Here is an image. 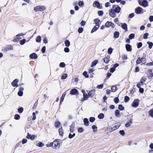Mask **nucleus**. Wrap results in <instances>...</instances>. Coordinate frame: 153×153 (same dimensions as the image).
<instances>
[{
  "instance_id": "nucleus-1",
  "label": "nucleus",
  "mask_w": 153,
  "mask_h": 153,
  "mask_svg": "<svg viewBox=\"0 0 153 153\" xmlns=\"http://www.w3.org/2000/svg\"><path fill=\"white\" fill-rule=\"evenodd\" d=\"M45 9L43 6H38L34 7V10L36 12L42 11Z\"/></svg>"
},
{
  "instance_id": "nucleus-2",
  "label": "nucleus",
  "mask_w": 153,
  "mask_h": 153,
  "mask_svg": "<svg viewBox=\"0 0 153 153\" xmlns=\"http://www.w3.org/2000/svg\"><path fill=\"white\" fill-rule=\"evenodd\" d=\"M139 4L144 7H146L148 6V2L146 0H144L142 2L140 1H138Z\"/></svg>"
},
{
  "instance_id": "nucleus-3",
  "label": "nucleus",
  "mask_w": 153,
  "mask_h": 153,
  "mask_svg": "<svg viewBox=\"0 0 153 153\" xmlns=\"http://www.w3.org/2000/svg\"><path fill=\"white\" fill-rule=\"evenodd\" d=\"M138 100L136 99L134 100L132 104V105L133 107H137L138 106Z\"/></svg>"
},
{
  "instance_id": "nucleus-4",
  "label": "nucleus",
  "mask_w": 153,
  "mask_h": 153,
  "mask_svg": "<svg viewBox=\"0 0 153 153\" xmlns=\"http://www.w3.org/2000/svg\"><path fill=\"white\" fill-rule=\"evenodd\" d=\"M105 26L107 27H109L110 26L114 27V25L111 22L107 21L105 24Z\"/></svg>"
},
{
  "instance_id": "nucleus-5",
  "label": "nucleus",
  "mask_w": 153,
  "mask_h": 153,
  "mask_svg": "<svg viewBox=\"0 0 153 153\" xmlns=\"http://www.w3.org/2000/svg\"><path fill=\"white\" fill-rule=\"evenodd\" d=\"M142 10H143L142 8L140 7H138L135 9V13L137 14H140L141 13Z\"/></svg>"
},
{
  "instance_id": "nucleus-6",
  "label": "nucleus",
  "mask_w": 153,
  "mask_h": 153,
  "mask_svg": "<svg viewBox=\"0 0 153 153\" xmlns=\"http://www.w3.org/2000/svg\"><path fill=\"white\" fill-rule=\"evenodd\" d=\"M115 11L113 9H111L110 11L109 15L112 17L114 18L116 16Z\"/></svg>"
},
{
  "instance_id": "nucleus-7",
  "label": "nucleus",
  "mask_w": 153,
  "mask_h": 153,
  "mask_svg": "<svg viewBox=\"0 0 153 153\" xmlns=\"http://www.w3.org/2000/svg\"><path fill=\"white\" fill-rule=\"evenodd\" d=\"M18 82V80L17 79H15L12 82V85L13 87H16L18 86L17 83Z\"/></svg>"
},
{
  "instance_id": "nucleus-8",
  "label": "nucleus",
  "mask_w": 153,
  "mask_h": 153,
  "mask_svg": "<svg viewBox=\"0 0 153 153\" xmlns=\"http://www.w3.org/2000/svg\"><path fill=\"white\" fill-rule=\"evenodd\" d=\"M75 123L73 122L70 126V131L71 133L73 132L74 129L75 128Z\"/></svg>"
},
{
  "instance_id": "nucleus-9",
  "label": "nucleus",
  "mask_w": 153,
  "mask_h": 153,
  "mask_svg": "<svg viewBox=\"0 0 153 153\" xmlns=\"http://www.w3.org/2000/svg\"><path fill=\"white\" fill-rule=\"evenodd\" d=\"M126 48L127 51H131L132 50L131 46L128 44H127L126 45Z\"/></svg>"
},
{
  "instance_id": "nucleus-10",
  "label": "nucleus",
  "mask_w": 153,
  "mask_h": 153,
  "mask_svg": "<svg viewBox=\"0 0 153 153\" xmlns=\"http://www.w3.org/2000/svg\"><path fill=\"white\" fill-rule=\"evenodd\" d=\"M95 93V90L93 89L90 91L88 93V95L89 96L92 97Z\"/></svg>"
},
{
  "instance_id": "nucleus-11",
  "label": "nucleus",
  "mask_w": 153,
  "mask_h": 153,
  "mask_svg": "<svg viewBox=\"0 0 153 153\" xmlns=\"http://www.w3.org/2000/svg\"><path fill=\"white\" fill-rule=\"evenodd\" d=\"M78 91V90L75 88L72 89L70 91V94L72 95L75 94H76L77 93Z\"/></svg>"
},
{
  "instance_id": "nucleus-12",
  "label": "nucleus",
  "mask_w": 153,
  "mask_h": 153,
  "mask_svg": "<svg viewBox=\"0 0 153 153\" xmlns=\"http://www.w3.org/2000/svg\"><path fill=\"white\" fill-rule=\"evenodd\" d=\"M24 90V88L22 87H20L19 89V91L18 92V95L19 96H22L23 94V91Z\"/></svg>"
},
{
  "instance_id": "nucleus-13",
  "label": "nucleus",
  "mask_w": 153,
  "mask_h": 153,
  "mask_svg": "<svg viewBox=\"0 0 153 153\" xmlns=\"http://www.w3.org/2000/svg\"><path fill=\"white\" fill-rule=\"evenodd\" d=\"M26 138L27 139H30L31 140H33L35 139V136L34 135H31L30 134L28 133L27 134V135L26 137Z\"/></svg>"
},
{
  "instance_id": "nucleus-14",
  "label": "nucleus",
  "mask_w": 153,
  "mask_h": 153,
  "mask_svg": "<svg viewBox=\"0 0 153 153\" xmlns=\"http://www.w3.org/2000/svg\"><path fill=\"white\" fill-rule=\"evenodd\" d=\"M13 50V47L11 45H9L5 48L4 49V51L6 52L7 51Z\"/></svg>"
},
{
  "instance_id": "nucleus-15",
  "label": "nucleus",
  "mask_w": 153,
  "mask_h": 153,
  "mask_svg": "<svg viewBox=\"0 0 153 153\" xmlns=\"http://www.w3.org/2000/svg\"><path fill=\"white\" fill-rule=\"evenodd\" d=\"M29 57L31 59H36L37 58V55L35 53H33L30 55Z\"/></svg>"
},
{
  "instance_id": "nucleus-16",
  "label": "nucleus",
  "mask_w": 153,
  "mask_h": 153,
  "mask_svg": "<svg viewBox=\"0 0 153 153\" xmlns=\"http://www.w3.org/2000/svg\"><path fill=\"white\" fill-rule=\"evenodd\" d=\"M66 92H65L63 93V94L61 96L60 101V104H61L63 102V101L64 100L65 97V95H66Z\"/></svg>"
},
{
  "instance_id": "nucleus-17",
  "label": "nucleus",
  "mask_w": 153,
  "mask_h": 153,
  "mask_svg": "<svg viewBox=\"0 0 153 153\" xmlns=\"http://www.w3.org/2000/svg\"><path fill=\"white\" fill-rule=\"evenodd\" d=\"M132 119H131L130 120L129 122H127L125 124V126L127 127H129L131 126V124L132 123Z\"/></svg>"
},
{
  "instance_id": "nucleus-18",
  "label": "nucleus",
  "mask_w": 153,
  "mask_h": 153,
  "mask_svg": "<svg viewBox=\"0 0 153 153\" xmlns=\"http://www.w3.org/2000/svg\"><path fill=\"white\" fill-rule=\"evenodd\" d=\"M148 77L149 78H152L153 76V74L152 72V70L149 69L148 70Z\"/></svg>"
},
{
  "instance_id": "nucleus-19",
  "label": "nucleus",
  "mask_w": 153,
  "mask_h": 153,
  "mask_svg": "<svg viewBox=\"0 0 153 153\" xmlns=\"http://www.w3.org/2000/svg\"><path fill=\"white\" fill-rule=\"evenodd\" d=\"M99 25H95L91 30V33H92L94 32L95 31L97 30V29L99 28Z\"/></svg>"
},
{
  "instance_id": "nucleus-20",
  "label": "nucleus",
  "mask_w": 153,
  "mask_h": 153,
  "mask_svg": "<svg viewBox=\"0 0 153 153\" xmlns=\"http://www.w3.org/2000/svg\"><path fill=\"white\" fill-rule=\"evenodd\" d=\"M53 145L54 146V147L55 148L59 147V143L57 141H54L53 142Z\"/></svg>"
},
{
  "instance_id": "nucleus-21",
  "label": "nucleus",
  "mask_w": 153,
  "mask_h": 153,
  "mask_svg": "<svg viewBox=\"0 0 153 153\" xmlns=\"http://www.w3.org/2000/svg\"><path fill=\"white\" fill-rule=\"evenodd\" d=\"M84 124L86 126H88L89 125V121L88 119L85 118L83 120Z\"/></svg>"
},
{
  "instance_id": "nucleus-22",
  "label": "nucleus",
  "mask_w": 153,
  "mask_h": 153,
  "mask_svg": "<svg viewBox=\"0 0 153 153\" xmlns=\"http://www.w3.org/2000/svg\"><path fill=\"white\" fill-rule=\"evenodd\" d=\"M115 116L117 117H120V112L118 110H117L115 111Z\"/></svg>"
},
{
  "instance_id": "nucleus-23",
  "label": "nucleus",
  "mask_w": 153,
  "mask_h": 153,
  "mask_svg": "<svg viewBox=\"0 0 153 153\" xmlns=\"http://www.w3.org/2000/svg\"><path fill=\"white\" fill-rule=\"evenodd\" d=\"M114 10L115 13H118L120 12L121 10V8L119 6H118L116 7Z\"/></svg>"
},
{
  "instance_id": "nucleus-24",
  "label": "nucleus",
  "mask_w": 153,
  "mask_h": 153,
  "mask_svg": "<svg viewBox=\"0 0 153 153\" xmlns=\"http://www.w3.org/2000/svg\"><path fill=\"white\" fill-rule=\"evenodd\" d=\"M119 36V33L118 31H115L114 33V37L117 38Z\"/></svg>"
},
{
  "instance_id": "nucleus-25",
  "label": "nucleus",
  "mask_w": 153,
  "mask_h": 153,
  "mask_svg": "<svg viewBox=\"0 0 153 153\" xmlns=\"http://www.w3.org/2000/svg\"><path fill=\"white\" fill-rule=\"evenodd\" d=\"M98 60H95L93 61L92 62L91 65V67H92L95 66L98 63Z\"/></svg>"
},
{
  "instance_id": "nucleus-26",
  "label": "nucleus",
  "mask_w": 153,
  "mask_h": 153,
  "mask_svg": "<svg viewBox=\"0 0 153 153\" xmlns=\"http://www.w3.org/2000/svg\"><path fill=\"white\" fill-rule=\"evenodd\" d=\"M65 44L66 46L68 47L70 45V43L68 40H66L65 42Z\"/></svg>"
},
{
  "instance_id": "nucleus-27",
  "label": "nucleus",
  "mask_w": 153,
  "mask_h": 153,
  "mask_svg": "<svg viewBox=\"0 0 153 153\" xmlns=\"http://www.w3.org/2000/svg\"><path fill=\"white\" fill-rule=\"evenodd\" d=\"M121 27L123 29L125 30L126 31L127 30V25L126 24L124 23L122 25Z\"/></svg>"
},
{
  "instance_id": "nucleus-28",
  "label": "nucleus",
  "mask_w": 153,
  "mask_h": 153,
  "mask_svg": "<svg viewBox=\"0 0 153 153\" xmlns=\"http://www.w3.org/2000/svg\"><path fill=\"white\" fill-rule=\"evenodd\" d=\"M41 41V37L40 36H37L36 38V41L37 42L40 43Z\"/></svg>"
},
{
  "instance_id": "nucleus-29",
  "label": "nucleus",
  "mask_w": 153,
  "mask_h": 153,
  "mask_svg": "<svg viewBox=\"0 0 153 153\" xmlns=\"http://www.w3.org/2000/svg\"><path fill=\"white\" fill-rule=\"evenodd\" d=\"M104 62L106 63H108L109 62V58L107 57H105L103 59Z\"/></svg>"
},
{
  "instance_id": "nucleus-30",
  "label": "nucleus",
  "mask_w": 153,
  "mask_h": 153,
  "mask_svg": "<svg viewBox=\"0 0 153 153\" xmlns=\"http://www.w3.org/2000/svg\"><path fill=\"white\" fill-rule=\"evenodd\" d=\"M94 3L96 6L98 8H100V5L99 2L97 1H95Z\"/></svg>"
},
{
  "instance_id": "nucleus-31",
  "label": "nucleus",
  "mask_w": 153,
  "mask_h": 153,
  "mask_svg": "<svg viewBox=\"0 0 153 153\" xmlns=\"http://www.w3.org/2000/svg\"><path fill=\"white\" fill-rule=\"evenodd\" d=\"M104 115L103 113H101L98 115V118L99 119H102L104 117Z\"/></svg>"
},
{
  "instance_id": "nucleus-32",
  "label": "nucleus",
  "mask_w": 153,
  "mask_h": 153,
  "mask_svg": "<svg viewBox=\"0 0 153 153\" xmlns=\"http://www.w3.org/2000/svg\"><path fill=\"white\" fill-rule=\"evenodd\" d=\"M44 145V144L41 142H40L36 144V146L39 147H43Z\"/></svg>"
},
{
  "instance_id": "nucleus-33",
  "label": "nucleus",
  "mask_w": 153,
  "mask_h": 153,
  "mask_svg": "<svg viewBox=\"0 0 153 153\" xmlns=\"http://www.w3.org/2000/svg\"><path fill=\"white\" fill-rule=\"evenodd\" d=\"M142 62V61L141 60V58L140 57H139L137 58L136 61V63L137 64H140Z\"/></svg>"
},
{
  "instance_id": "nucleus-34",
  "label": "nucleus",
  "mask_w": 153,
  "mask_h": 153,
  "mask_svg": "<svg viewBox=\"0 0 153 153\" xmlns=\"http://www.w3.org/2000/svg\"><path fill=\"white\" fill-rule=\"evenodd\" d=\"M149 114L152 117H153V109H151L149 111Z\"/></svg>"
},
{
  "instance_id": "nucleus-35",
  "label": "nucleus",
  "mask_w": 153,
  "mask_h": 153,
  "mask_svg": "<svg viewBox=\"0 0 153 153\" xmlns=\"http://www.w3.org/2000/svg\"><path fill=\"white\" fill-rule=\"evenodd\" d=\"M59 135L62 136L63 135V130L62 127L59 129Z\"/></svg>"
},
{
  "instance_id": "nucleus-36",
  "label": "nucleus",
  "mask_w": 153,
  "mask_h": 153,
  "mask_svg": "<svg viewBox=\"0 0 153 153\" xmlns=\"http://www.w3.org/2000/svg\"><path fill=\"white\" fill-rule=\"evenodd\" d=\"M147 44L149 45V48L151 49L153 45V44L152 42H147Z\"/></svg>"
},
{
  "instance_id": "nucleus-37",
  "label": "nucleus",
  "mask_w": 153,
  "mask_h": 153,
  "mask_svg": "<svg viewBox=\"0 0 153 153\" xmlns=\"http://www.w3.org/2000/svg\"><path fill=\"white\" fill-rule=\"evenodd\" d=\"M67 74H63L61 77V79H65L67 77Z\"/></svg>"
},
{
  "instance_id": "nucleus-38",
  "label": "nucleus",
  "mask_w": 153,
  "mask_h": 153,
  "mask_svg": "<svg viewBox=\"0 0 153 153\" xmlns=\"http://www.w3.org/2000/svg\"><path fill=\"white\" fill-rule=\"evenodd\" d=\"M75 133H73V134H72L71 133H69L68 137L70 139H71L75 137Z\"/></svg>"
},
{
  "instance_id": "nucleus-39",
  "label": "nucleus",
  "mask_w": 153,
  "mask_h": 153,
  "mask_svg": "<svg viewBox=\"0 0 153 153\" xmlns=\"http://www.w3.org/2000/svg\"><path fill=\"white\" fill-rule=\"evenodd\" d=\"M120 126V125H115L113 127V128H112V129L113 131L116 130V129H118L119 128Z\"/></svg>"
},
{
  "instance_id": "nucleus-40",
  "label": "nucleus",
  "mask_w": 153,
  "mask_h": 153,
  "mask_svg": "<svg viewBox=\"0 0 153 153\" xmlns=\"http://www.w3.org/2000/svg\"><path fill=\"white\" fill-rule=\"evenodd\" d=\"M60 123L59 122L56 121L55 123V127L57 128H58L60 126Z\"/></svg>"
},
{
  "instance_id": "nucleus-41",
  "label": "nucleus",
  "mask_w": 153,
  "mask_h": 153,
  "mask_svg": "<svg viewBox=\"0 0 153 153\" xmlns=\"http://www.w3.org/2000/svg\"><path fill=\"white\" fill-rule=\"evenodd\" d=\"M94 21L95 24L97 25L99 24V22L100 21V20L98 19H96L94 20Z\"/></svg>"
},
{
  "instance_id": "nucleus-42",
  "label": "nucleus",
  "mask_w": 153,
  "mask_h": 153,
  "mask_svg": "<svg viewBox=\"0 0 153 153\" xmlns=\"http://www.w3.org/2000/svg\"><path fill=\"white\" fill-rule=\"evenodd\" d=\"M83 75L86 78H88L89 77V75L87 74V72L86 71H85L83 73Z\"/></svg>"
},
{
  "instance_id": "nucleus-43",
  "label": "nucleus",
  "mask_w": 153,
  "mask_h": 153,
  "mask_svg": "<svg viewBox=\"0 0 153 153\" xmlns=\"http://www.w3.org/2000/svg\"><path fill=\"white\" fill-rule=\"evenodd\" d=\"M83 31V29L82 27H79L78 28V31L79 33H81Z\"/></svg>"
},
{
  "instance_id": "nucleus-44",
  "label": "nucleus",
  "mask_w": 153,
  "mask_h": 153,
  "mask_svg": "<svg viewBox=\"0 0 153 153\" xmlns=\"http://www.w3.org/2000/svg\"><path fill=\"white\" fill-rule=\"evenodd\" d=\"M95 118L93 117H90L89 118V121L91 122H93L95 120Z\"/></svg>"
},
{
  "instance_id": "nucleus-45",
  "label": "nucleus",
  "mask_w": 153,
  "mask_h": 153,
  "mask_svg": "<svg viewBox=\"0 0 153 153\" xmlns=\"http://www.w3.org/2000/svg\"><path fill=\"white\" fill-rule=\"evenodd\" d=\"M20 118V116L19 114H16L14 116V118L16 120H18Z\"/></svg>"
},
{
  "instance_id": "nucleus-46",
  "label": "nucleus",
  "mask_w": 153,
  "mask_h": 153,
  "mask_svg": "<svg viewBox=\"0 0 153 153\" xmlns=\"http://www.w3.org/2000/svg\"><path fill=\"white\" fill-rule=\"evenodd\" d=\"M142 62H143V64H145L146 63V58L144 57H142L141 58Z\"/></svg>"
},
{
  "instance_id": "nucleus-47",
  "label": "nucleus",
  "mask_w": 153,
  "mask_h": 153,
  "mask_svg": "<svg viewBox=\"0 0 153 153\" xmlns=\"http://www.w3.org/2000/svg\"><path fill=\"white\" fill-rule=\"evenodd\" d=\"M117 87L115 86H112L111 88V90L112 92H114L116 91Z\"/></svg>"
},
{
  "instance_id": "nucleus-48",
  "label": "nucleus",
  "mask_w": 153,
  "mask_h": 153,
  "mask_svg": "<svg viewBox=\"0 0 153 153\" xmlns=\"http://www.w3.org/2000/svg\"><path fill=\"white\" fill-rule=\"evenodd\" d=\"M113 51V49L111 48H109L108 50V53L109 54H111Z\"/></svg>"
},
{
  "instance_id": "nucleus-49",
  "label": "nucleus",
  "mask_w": 153,
  "mask_h": 153,
  "mask_svg": "<svg viewBox=\"0 0 153 153\" xmlns=\"http://www.w3.org/2000/svg\"><path fill=\"white\" fill-rule=\"evenodd\" d=\"M134 37V34L133 33L130 34L129 36V38L130 39H131Z\"/></svg>"
},
{
  "instance_id": "nucleus-50",
  "label": "nucleus",
  "mask_w": 153,
  "mask_h": 153,
  "mask_svg": "<svg viewBox=\"0 0 153 153\" xmlns=\"http://www.w3.org/2000/svg\"><path fill=\"white\" fill-rule=\"evenodd\" d=\"M65 66V64L63 62H62L59 64V66L61 67L64 68Z\"/></svg>"
},
{
  "instance_id": "nucleus-51",
  "label": "nucleus",
  "mask_w": 153,
  "mask_h": 153,
  "mask_svg": "<svg viewBox=\"0 0 153 153\" xmlns=\"http://www.w3.org/2000/svg\"><path fill=\"white\" fill-rule=\"evenodd\" d=\"M114 101L116 103H117L119 102V98L117 97H115L114 99Z\"/></svg>"
},
{
  "instance_id": "nucleus-52",
  "label": "nucleus",
  "mask_w": 153,
  "mask_h": 153,
  "mask_svg": "<svg viewBox=\"0 0 153 153\" xmlns=\"http://www.w3.org/2000/svg\"><path fill=\"white\" fill-rule=\"evenodd\" d=\"M118 108L120 110H123L124 109V108L122 105H119L118 107Z\"/></svg>"
},
{
  "instance_id": "nucleus-53",
  "label": "nucleus",
  "mask_w": 153,
  "mask_h": 153,
  "mask_svg": "<svg viewBox=\"0 0 153 153\" xmlns=\"http://www.w3.org/2000/svg\"><path fill=\"white\" fill-rule=\"evenodd\" d=\"M129 100V98L127 96H126L125 97L124 101L125 102H128Z\"/></svg>"
},
{
  "instance_id": "nucleus-54",
  "label": "nucleus",
  "mask_w": 153,
  "mask_h": 153,
  "mask_svg": "<svg viewBox=\"0 0 153 153\" xmlns=\"http://www.w3.org/2000/svg\"><path fill=\"white\" fill-rule=\"evenodd\" d=\"M83 96L84 99V100L87 99L88 98V95L86 93L84 94H83Z\"/></svg>"
},
{
  "instance_id": "nucleus-55",
  "label": "nucleus",
  "mask_w": 153,
  "mask_h": 153,
  "mask_svg": "<svg viewBox=\"0 0 153 153\" xmlns=\"http://www.w3.org/2000/svg\"><path fill=\"white\" fill-rule=\"evenodd\" d=\"M83 2L82 1H79L78 3L80 7H82L84 5Z\"/></svg>"
},
{
  "instance_id": "nucleus-56",
  "label": "nucleus",
  "mask_w": 153,
  "mask_h": 153,
  "mask_svg": "<svg viewBox=\"0 0 153 153\" xmlns=\"http://www.w3.org/2000/svg\"><path fill=\"white\" fill-rule=\"evenodd\" d=\"M23 111V108L22 107L18 109V112L20 113H22Z\"/></svg>"
},
{
  "instance_id": "nucleus-57",
  "label": "nucleus",
  "mask_w": 153,
  "mask_h": 153,
  "mask_svg": "<svg viewBox=\"0 0 153 153\" xmlns=\"http://www.w3.org/2000/svg\"><path fill=\"white\" fill-rule=\"evenodd\" d=\"M149 35V34L147 33H145L143 36V38L144 39H146L148 38V36Z\"/></svg>"
},
{
  "instance_id": "nucleus-58",
  "label": "nucleus",
  "mask_w": 153,
  "mask_h": 153,
  "mask_svg": "<svg viewBox=\"0 0 153 153\" xmlns=\"http://www.w3.org/2000/svg\"><path fill=\"white\" fill-rule=\"evenodd\" d=\"M26 39H24L22 40H21L20 41V44L21 45H23L25 44L26 42Z\"/></svg>"
},
{
  "instance_id": "nucleus-59",
  "label": "nucleus",
  "mask_w": 153,
  "mask_h": 153,
  "mask_svg": "<svg viewBox=\"0 0 153 153\" xmlns=\"http://www.w3.org/2000/svg\"><path fill=\"white\" fill-rule=\"evenodd\" d=\"M97 127L94 125L92 126V128L94 131H97Z\"/></svg>"
},
{
  "instance_id": "nucleus-60",
  "label": "nucleus",
  "mask_w": 153,
  "mask_h": 153,
  "mask_svg": "<svg viewBox=\"0 0 153 153\" xmlns=\"http://www.w3.org/2000/svg\"><path fill=\"white\" fill-rule=\"evenodd\" d=\"M78 131L79 133H82L83 131V129L82 128H79L78 129Z\"/></svg>"
},
{
  "instance_id": "nucleus-61",
  "label": "nucleus",
  "mask_w": 153,
  "mask_h": 153,
  "mask_svg": "<svg viewBox=\"0 0 153 153\" xmlns=\"http://www.w3.org/2000/svg\"><path fill=\"white\" fill-rule=\"evenodd\" d=\"M103 84H101L100 85H98L97 86V88L98 89H102L103 88Z\"/></svg>"
},
{
  "instance_id": "nucleus-62",
  "label": "nucleus",
  "mask_w": 153,
  "mask_h": 153,
  "mask_svg": "<svg viewBox=\"0 0 153 153\" xmlns=\"http://www.w3.org/2000/svg\"><path fill=\"white\" fill-rule=\"evenodd\" d=\"M120 134L122 136H124L125 135V133L124 131L123 130H120L119 131Z\"/></svg>"
},
{
  "instance_id": "nucleus-63",
  "label": "nucleus",
  "mask_w": 153,
  "mask_h": 153,
  "mask_svg": "<svg viewBox=\"0 0 153 153\" xmlns=\"http://www.w3.org/2000/svg\"><path fill=\"white\" fill-rule=\"evenodd\" d=\"M64 51L66 53H68L69 52L70 50L67 47H66V48H65Z\"/></svg>"
},
{
  "instance_id": "nucleus-64",
  "label": "nucleus",
  "mask_w": 153,
  "mask_h": 153,
  "mask_svg": "<svg viewBox=\"0 0 153 153\" xmlns=\"http://www.w3.org/2000/svg\"><path fill=\"white\" fill-rule=\"evenodd\" d=\"M146 78L145 77H143L141 79V82L143 83L146 80Z\"/></svg>"
}]
</instances>
